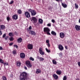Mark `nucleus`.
I'll return each mask as SVG.
<instances>
[{
	"label": "nucleus",
	"instance_id": "e2e57ef3",
	"mask_svg": "<svg viewBox=\"0 0 80 80\" xmlns=\"http://www.w3.org/2000/svg\"><path fill=\"white\" fill-rule=\"evenodd\" d=\"M43 80H46L44 78H43Z\"/></svg>",
	"mask_w": 80,
	"mask_h": 80
},
{
	"label": "nucleus",
	"instance_id": "5701e85b",
	"mask_svg": "<svg viewBox=\"0 0 80 80\" xmlns=\"http://www.w3.org/2000/svg\"><path fill=\"white\" fill-rule=\"evenodd\" d=\"M51 33L52 35H54V36H56V35H57L56 33L55 32H54L53 31H52L51 32Z\"/></svg>",
	"mask_w": 80,
	"mask_h": 80
},
{
	"label": "nucleus",
	"instance_id": "4be33fe9",
	"mask_svg": "<svg viewBox=\"0 0 80 80\" xmlns=\"http://www.w3.org/2000/svg\"><path fill=\"white\" fill-rule=\"evenodd\" d=\"M21 65V63L20 62H19V61L17 62L16 65L17 66L20 67V66Z\"/></svg>",
	"mask_w": 80,
	"mask_h": 80
},
{
	"label": "nucleus",
	"instance_id": "37998d69",
	"mask_svg": "<svg viewBox=\"0 0 80 80\" xmlns=\"http://www.w3.org/2000/svg\"><path fill=\"white\" fill-rule=\"evenodd\" d=\"M46 43L47 44L49 43V41L48 40H47L46 41Z\"/></svg>",
	"mask_w": 80,
	"mask_h": 80
},
{
	"label": "nucleus",
	"instance_id": "052dcab7",
	"mask_svg": "<svg viewBox=\"0 0 80 80\" xmlns=\"http://www.w3.org/2000/svg\"><path fill=\"white\" fill-rule=\"evenodd\" d=\"M79 23H80V19H79Z\"/></svg>",
	"mask_w": 80,
	"mask_h": 80
},
{
	"label": "nucleus",
	"instance_id": "0e129e2a",
	"mask_svg": "<svg viewBox=\"0 0 80 80\" xmlns=\"http://www.w3.org/2000/svg\"><path fill=\"white\" fill-rule=\"evenodd\" d=\"M32 2V0H30Z\"/></svg>",
	"mask_w": 80,
	"mask_h": 80
},
{
	"label": "nucleus",
	"instance_id": "cd10ccee",
	"mask_svg": "<svg viewBox=\"0 0 80 80\" xmlns=\"http://www.w3.org/2000/svg\"><path fill=\"white\" fill-rule=\"evenodd\" d=\"M9 39L10 41H13L14 40L13 37H11Z\"/></svg>",
	"mask_w": 80,
	"mask_h": 80
},
{
	"label": "nucleus",
	"instance_id": "0eeeda50",
	"mask_svg": "<svg viewBox=\"0 0 80 80\" xmlns=\"http://www.w3.org/2000/svg\"><path fill=\"white\" fill-rule=\"evenodd\" d=\"M27 48L28 49H32L33 48V46L32 44H28L27 45Z\"/></svg>",
	"mask_w": 80,
	"mask_h": 80
},
{
	"label": "nucleus",
	"instance_id": "ea45409f",
	"mask_svg": "<svg viewBox=\"0 0 80 80\" xmlns=\"http://www.w3.org/2000/svg\"><path fill=\"white\" fill-rule=\"evenodd\" d=\"M47 45L48 48L50 47V45L49 43H47Z\"/></svg>",
	"mask_w": 80,
	"mask_h": 80
},
{
	"label": "nucleus",
	"instance_id": "2f4dec72",
	"mask_svg": "<svg viewBox=\"0 0 80 80\" xmlns=\"http://www.w3.org/2000/svg\"><path fill=\"white\" fill-rule=\"evenodd\" d=\"M67 76H64L63 79V80H67Z\"/></svg>",
	"mask_w": 80,
	"mask_h": 80
},
{
	"label": "nucleus",
	"instance_id": "c756f323",
	"mask_svg": "<svg viewBox=\"0 0 80 80\" xmlns=\"http://www.w3.org/2000/svg\"><path fill=\"white\" fill-rule=\"evenodd\" d=\"M0 63L2 64H4V61L2 59H0Z\"/></svg>",
	"mask_w": 80,
	"mask_h": 80
},
{
	"label": "nucleus",
	"instance_id": "58836bf2",
	"mask_svg": "<svg viewBox=\"0 0 80 80\" xmlns=\"http://www.w3.org/2000/svg\"><path fill=\"white\" fill-rule=\"evenodd\" d=\"M15 35L18 36V34L16 31H15V32L14 33Z\"/></svg>",
	"mask_w": 80,
	"mask_h": 80
},
{
	"label": "nucleus",
	"instance_id": "4c0bfd02",
	"mask_svg": "<svg viewBox=\"0 0 80 80\" xmlns=\"http://www.w3.org/2000/svg\"><path fill=\"white\" fill-rule=\"evenodd\" d=\"M6 36V33H5L2 36V38H4Z\"/></svg>",
	"mask_w": 80,
	"mask_h": 80
},
{
	"label": "nucleus",
	"instance_id": "f257e3e1",
	"mask_svg": "<svg viewBox=\"0 0 80 80\" xmlns=\"http://www.w3.org/2000/svg\"><path fill=\"white\" fill-rule=\"evenodd\" d=\"M28 78V73L26 72H23L20 74V80H26Z\"/></svg>",
	"mask_w": 80,
	"mask_h": 80
},
{
	"label": "nucleus",
	"instance_id": "4d7b16f0",
	"mask_svg": "<svg viewBox=\"0 0 80 80\" xmlns=\"http://www.w3.org/2000/svg\"><path fill=\"white\" fill-rule=\"evenodd\" d=\"M65 48L66 49H68V47L67 46H65Z\"/></svg>",
	"mask_w": 80,
	"mask_h": 80
},
{
	"label": "nucleus",
	"instance_id": "9d476101",
	"mask_svg": "<svg viewBox=\"0 0 80 80\" xmlns=\"http://www.w3.org/2000/svg\"><path fill=\"white\" fill-rule=\"evenodd\" d=\"M32 20L33 21V22L34 23H36L37 21V19L35 17H32L31 21H32Z\"/></svg>",
	"mask_w": 80,
	"mask_h": 80
},
{
	"label": "nucleus",
	"instance_id": "20e7f679",
	"mask_svg": "<svg viewBox=\"0 0 80 80\" xmlns=\"http://www.w3.org/2000/svg\"><path fill=\"white\" fill-rule=\"evenodd\" d=\"M25 63L27 67L28 68H32V65L31 63V62L29 61H26Z\"/></svg>",
	"mask_w": 80,
	"mask_h": 80
},
{
	"label": "nucleus",
	"instance_id": "680f3d73",
	"mask_svg": "<svg viewBox=\"0 0 80 80\" xmlns=\"http://www.w3.org/2000/svg\"><path fill=\"white\" fill-rule=\"evenodd\" d=\"M2 22V20L1 19H0V23Z\"/></svg>",
	"mask_w": 80,
	"mask_h": 80
},
{
	"label": "nucleus",
	"instance_id": "dca6fc26",
	"mask_svg": "<svg viewBox=\"0 0 80 80\" xmlns=\"http://www.w3.org/2000/svg\"><path fill=\"white\" fill-rule=\"evenodd\" d=\"M22 38H20L18 39L17 40V42L18 43H21L22 42Z\"/></svg>",
	"mask_w": 80,
	"mask_h": 80
},
{
	"label": "nucleus",
	"instance_id": "69168bd1",
	"mask_svg": "<svg viewBox=\"0 0 80 80\" xmlns=\"http://www.w3.org/2000/svg\"><path fill=\"white\" fill-rule=\"evenodd\" d=\"M1 70V68H0V70Z\"/></svg>",
	"mask_w": 80,
	"mask_h": 80
},
{
	"label": "nucleus",
	"instance_id": "a878e982",
	"mask_svg": "<svg viewBox=\"0 0 80 80\" xmlns=\"http://www.w3.org/2000/svg\"><path fill=\"white\" fill-rule=\"evenodd\" d=\"M8 35L9 36H14V34H13V33L10 32L9 33Z\"/></svg>",
	"mask_w": 80,
	"mask_h": 80
},
{
	"label": "nucleus",
	"instance_id": "b1692460",
	"mask_svg": "<svg viewBox=\"0 0 80 80\" xmlns=\"http://www.w3.org/2000/svg\"><path fill=\"white\" fill-rule=\"evenodd\" d=\"M38 21L40 23V24H42L43 22V20L41 19H39Z\"/></svg>",
	"mask_w": 80,
	"mask_h": 80
},
{
	"label": "nucleus",
	"instance_id": "473e14b6",
	"mask_svg": "<svg viewBox=\"0 0 80 80\" xmlns=\"http://www.w3.org/2000/svg\"><path fill=\"white\" fill-rule=\"evenodd\" d=\"M10 18L9 17H7V20L8 22H9L10 20Z\"/></svg>",
	"mask_w": 80,
	"mask_h": 80
},
{
	"label": "nucleus",
	"instance_id": "7ed1b4c3",
	"mask_svg": "<svg viewBox=\"0 0 80 80\" xmlns=\"http://www.w3.org/2000/svg\"><path fill=\"white\" fill-rule=\"evenodd\" d=\"M28 11L29 12H31L32 16H34L37 14L36 12L34 10H32L31 9H28Z\"/></svg>",
	"mask_w": 80,
	"mask_h": 80
},
{
	"label": "nucleus",
	"instance_id": "bb28decb",
	"mask_svg": "<svg viewBox=\"0 0 80 80\" xmlns=\"http://www.w3.org/2000/svg\"><path fill=\"white\" fill-rule=\"evenodd\" d=\"M75 9H78V6L77 5V3L75 4Z\"/></svg>",
	"mask_w": 80,
	"mask_h": 80
},
{
	"label": "nucleus",
	"instance_id": "f03ea898",
	"mask_svg": "<svg viewBox=\"0 0 80 80\" xmlns=\"http://www.w3.org/2000/svg\"><path fill=\"white\" fill-rule=\"evenodd\" d=\"M50 29L48 28H43V32L45 34H47V35H50Z\"/></svg>",
	"mask_w": 80,
	"mask_h": 80
},
{
	"label": "nucleus",
	"instance_id": "79ce46f5",
	"mask_svg": "<svg viewBox=\"0 0 80 80\" xmlns=\"http://www.w3.org/2000/svg\"><path fill=\"white\" fill-rule=\"evenodd\" d=\"M56 1L58 2H59V1L61 2V3L62 2V0H55Z\"/></svg>",
	"mask_w": 80,
	"mask_h": 80
},
{
	"label": "nucleus",
	"instance_id": "a19ab883",
	"mask_svg": "<svg viewBox=\"0 0 80 80\" xmlns=\"http://www.w3.org/2000/svg\"><path fill=\"white\" fill-rule=\"evenodd\" d=\"M13 46H14V47H16V48H18V45H17L14 44V45H13Z\"/></svg>",
	"mask_w": 80,
	"mask_h": 80
},
{
	"label": "nucleus",
	"instance_id": "f3484780",
	"mask_svg": "<svg viewBox=\"0 0 80 80\" xmlns=\"http://www.w3.org/2000/svg\"><path fill=\"white\" fill-rule=\"evenodd\" d=\"M5 28V26L4 25L0 26V30H3Z\"/></svg>",
	"mask_w": 80,
	"mask_h": 80
},
{
	"label": "nucleus",
	"instance_id": "1a4fd4ad",
	"mask_svg": "<svg viewBox=\"0 0 80 80\" xmlns=\"http://www.w3.org/2000/svg\"><path fill=\"white\" fill-rule=\"evenodd\" d=\"M18 16L17 14H15L12 16V19L13 20H16L18 18Z\"/></svg>",
	"mask_w": 80,
	"mask_h": 80
},
{
	"label": "nucleus",
	"instance_id": "6e6d98bb",
	"mask_svg": "<svg viewBox=\"0 0 80 80\" xmlns=\"http://www.w3.org/2000/svg\"><path fill=\"white\" fill-rule=\"evenodd\" d=\"M3 50V48L2 47H0V50Z\"/></svg>",
	"mask_w": 80,
	"mask_h": 80
},
{
	"label": "nucleus",
	"instance_id": "864d4df0",
	"mask_svg": "<svg viewBox=\"0 0 80 80\" xmlns=\"http://www.w3.org/2000/svg\"><path fill=\"white\" fill-rule=\"evenodd\" d=\"M2 34V31L0 30V35H1Z\"/></svg>",
	"mask_w": 80,
	"mask_h": 80
},
{
	"label": "nucleus",
	"instance_id": "c85d7f7f",
	"mask_svg": "<svg viewBox=\"0 0 80 80\" xmlns=\"http://www.w3.org/2000/svg\"><path fill=\"white\" fill-rule=\"evenodd\" d=\"M52 62L54 64L56 65L57 64V62L55 60H52Z\"/></svg>",
	"mask_w": 80,
	"mask_h": 80
},
{
	"label": "nucleus",
	"instance_id": "09e8293b",
	"mask_svg": "<svg viewBox=\"0 0 80 80\" xmlns=\"http://www.w3.org/2000/svg\"><path fill=\"white\" fill-rule=\"evenodd\" d=\"M52 22L53 23H54L55 22V21L54 19H52Z\"/></svg>",
	"mask_w": 80,
	"mask_h": 80
},
{
	"label": "nucleus",
	"instance_id": "49530a36",
	"mask_svg": "<svg viewBox=\"0 0 80 80\" xmlns=\"http://www.w3.org/2000/svg\"><path fill=\"white\" fill-rule=\"evenodd\" d=\"M13 44V42H12L11 43H10L9 44V46H12V45Z\"/></svg>",
	"mask_w": 80,
	"mask_h": 80
},
{
	"label": "nucleus",
	"instance_id": "5fc2aeb1",
	"mask_svg": "<svg viewBox=\"0 0 80 80\" xmlns=\"http://www.w3.org/2000/svg\"><path fill=\"white\" fill-rule=\"evenodd\" d=\"M59 56L61 57L62 56V53H59Z\"/></svg>",
	"mask_w": 80,
	"mask_h": 80
},
{
	"label": "nucleus",
	"instance_id": "ddd939ff",
	"mask_svg": "<svg viewBox=\"0 0 80 80\" xmlns=\"http://www.w3.org/2000/svg\"><path fill=\"white\" fill-rule=\"evenodd\" d=\"M37 58L39 59L40 61H43L44 60V59L42 57H40L39 56H37Z\"/></svg>",
	"mask_w": 80,
	"mask_h": 80
},
{
	"label": "nucleus",
	"instance_id": "603ef678",
	"mask_svg": "<svg viewBox=\"0 0 80 80\" xmlns=\"http://www.w3.org/2000/svg\"><path fill=\"white\" fill-rule=\"evenodd\" d=\"M24 68L25 69V70H28V68H27V67H26L25 66H24Z\"/></svg>",
	"mask_w": 80,
	"mask_h": 80
},
{
	"label": "nucleus",
	"instance_id": "aec40b11",
	"mask_svg": "<svg viewBox=\"0 0 80 80\" xmlns=\"http://www.w3.org/2000/svg\"><path fill=\"white\" fill-rule=\"evenodd\" d=\"M62 5L64 8H66L67 7V5L66 4L63 3L62 2Z\"/></svg>",
	"mask_w": 80,
	"mask_h": 80
},
{
	"label": "nucleus",
	"instance_id": "3c124183",
	"mask_svg": "<svg viewBox=\"0 0 80 80\" xmlns=\"http://www.w3.org/2000/svg\"><path fill=\"white\" fill-rule=\"evenodd\" d=\"M78 65L80 67V62H78Z\"/></svg>",
	"mask_w": 80,
	"mask_h": 80
},
{
	"label": "nucleus",
	"instance_id": "13d9d810",
	"mask_svg": "<svg viewBox=\"0 0 80 80\" xmlns=\"http://www.w3.org/2000/svg\"><path fill=\"white\" fill-rule=\"evenodd\" d=\"M26 36L27 37H29V35H28V34L26 35Z\"/></svg>",
	"mask_w": 80,
	"mask_h": 80
},
{
	"label": "nucleus",
	"instance_id": "a18cd8bd",
	"mask_svg": "<svg viewBox=\"0 0 80 80\" xmlns=\"http://www.w3.org/2000/svg\"><path fill=\"white\" fill-rule=\"evenodd\" d=\"M14 2V1H11L10 2V4H13Z\"/></svg>",
	"mask_w": 80,
	"mask_h": 80
},
{
	"label": "nucleus",
	"instance_id": "39448f33",
	"mask_svg": "<svg viewBox=\"0 0 80 80\" xmlns=\"http://www.w3.org/2000/svg\"><path fill=\"white\" fill-rule=\"evenodd\" d=\"M24 15L26 18H29L31 17L30 14L28 12H25Z\"/></svg>",
	"mask_w": 80,
	"mask_h": 80
},
{
	"label": "nucleus",
	"instance_id": "f704fd0d",
	"mask_svg": "<svg viewBox=\"0 0 80 80\" xmlns=\"http://www.w3.org/2000/svg\"><path fill=\"white\" fill-rule=\"evenodd\" d=\"M29 59L30 60H32V61H34V59L32 57H31L30 58H29Z\"/></svg>",
	"mask_w": 80,
	"mask_h": 80
},
{
	"label": "nucleus",
	"instance_id": "7c9ffc66",
	"mask_svg": "<svg viewBox=\"0 0 80 80\" xmlns=\"http://www.w3.org/2000/svg\"><path fill=\"white\" fill-rule=\"evenodd\" d=\"M45 50H46V52H48V53H49L50 52H51V51L50 50H48L47 48H46Z\"/></svg>",
	"mask_w": 80,
	"mask_h": 80
},
{
	"label": "nucleus",
	"instance_id": "4468645a",
	"mask_svg": "<svg viewBox=\"0 0 80 80\" xmlns=\"http://www.w3.org/2000/svg\"><path fill=\"white\" fill-rule=\"evenodd\" d=\"M29 34H31L33 35L36 36V34L35 32L33 31H29Z\"/></svg>",
	"mask_w": 80,
	"mask_h": 80
},
{
	"label": "nucleus",
	"instance_id": "9b49d317",
	"mask_svg": "<svg viewBox=\"0 0 80 80\" xmlns=\"http://www.w3.org/2000/svg\"><path fill=\"white\" fill-rule=\"evenodd\" d=\"M59 36L61 38H63L65 37V34L63 32H61L59 34Z\"/></svg>",
	"mask_w": 80,
	"mask_h": 80
},
{
	"label": "nucleus",
	"instance_id": "bf43d9fd",
	"mask_svg": "<svg viewBox=\"0 0 80 80\" xmlns=\"http://www.w3.org/2000/svg\"><path fill=\"white\" fill-rule=\"evenodd\" d=\"M76 80H79V78H77V79H76Z\"/></svg>",
	"mask_w": 80,
	"mask_h": 80
},
{
	"label": "nucleus",
	"instance_id": "f8f14e48",
	"mask_svg": "<svg viewBox=\"0 0 80 80\" xmlns=\"http://www.w3.org/2000/svg\"><path fill=\"white\" fill-rule=\"evenodd\" d=\"M75 28L77 31H80V26L78 25H76L75 26Z\"/></svg>",
	"mask_w": 80,
	"mask_h": 80
},
{
	"label": "nucleus",
	"instance_id": "2eb2a0df",
	"mask_svg": "<svg viewBox=\"0 0 80 80\" xmlns=\"http://www.w3.org/2000/svg\"><path fill=\"white\" fill-rule=\"evenodd\" d=\"M58 49L62 51L64 49V48L61 45H59L58 46Z\"/></svg>",
	"mask_w": 80,
	"mask_h": 80
},
{
	"label": "nucleus",
	"instance_id": "6e6552de",
	"mask_svg": "<svg viewBox=\"0 0 80 80\" xmlns=\"http://www.w3.org/2000/svg\"><path fill=\"white\" fill-rule=\"evenodd\" d=\"M20 57L22 59H23L25 57V54L23 52H22L20 54Z\"/></svg>",
	"mask_w": 80,
	"mask_h": 80
},
{
	"label": "nucleus",
	"instance_id": "de8ad7c7",
	"mask_svg": "<svg viewBox=\"0 0 80 80\" xmlns=\"http://www.w3.org/2000/svg\"><path fill=\"white\" fill-rule=\"evenodd\" d=\"M47 25L48 27H51V24L50 23H48L47 24Z\"/></svg>",
	"mask_w": 80,
	"mask_h": 80
},
{
	"label": "nucleus",
	"instance_id": "72a5a7b5",
	"mask_svg": "<svg viewBox=\"0 0 80 80\" xmlns=\"http://www.w3.org/2000/svg\"><path fill=\"white\" fill-rule=\"evenodd\" d=\"M2 80H7V78L5 76H4L2 77Z\"/></svg>",
	"mask_w": 80,
	"mask_h": 80
},
{
	"label": "nucleus",
	"instance_id": "a211bd4d",
	"mask_svg": "<svg viewBox=\"0 0 80 80\" xmlns=\"http://www.w3.org/2000/svg\"><path fill=\"white\" fill-rule=\"evenodd\" d=\"M53 77L55 79H58V76L55 74H53Z\"/></svg>",
	"mask_w": 80,
	"mask_h": 80
},
{
	"label": "nucleus",
	"instance_id": "8fccbe9b",
	"mask_svg": "<svg viewBox=\"0 0 80 80\" xmlns=\"http://www.w3.org/2000/svg\"><path fill=\"white\" fill-rule=\"evenodd\" d=\"M32 29V26H29V30H31V29Z\"/></svg>",
	"mask_w": 80,
	"mask_h": 80
},
{
	"label": "nucleus",
	"instance_id": "423d86ee",
	"mask_svg": "<svg viewBox=\"0 0 80 80\" xmlns=\"http://www.w3.org/2000/svg\"><path fill=\"white\" fill-rule=\"evenodd\" d=\"M39 51L40 54L41 55H44L45 54L44 52L42 51V48L41 47L39 49Z\"/></svg>",
	"mask_w": 80,
	"mask_h": 80
},
{
	"label": "nucleus",
	"instance_id": "e433bc0d",
	"mask_svg": "<svg viewBox=\"0 0 80 80\" xmlns=\"http://www.w3.org/2000/svg\"><path fill=\"white\" fill-rule=\"evenodd\" d=\"M12 53H13V54H15L16 53V50H13V51H12Z\"/></svg>",
	"mask_w": 80,
	"mask_h": 80
},
{
	"label": "nucleus",
	"instance_id": "c03bdc74",
	"mask_svg": "<svg viewBox=\"0 0 80 80\" xmlns=\"http://www.w3.org/2000/svg\"><path fill=\"white\" fill-rule=\"evenodd\" d=\"M8 37H9V36H7L6 37H5L4 40H7L8 38Z\"/></svg>",
	"mask_w": 80,
	"mask_h": 80
},
{
	"label": "nucleus",
	"instance_id": "c9c22d12",
	"mask_svg": "<svg viewBox=\"0 0 80 80\" xmlns=\"http://www.w3.org/2000/svg\"><path fill=\"white\" fill-rule=\"evenodd\" d=\"M6 65V66L8 65H9L8 62H7L6 63H4V66H5Z\"/></svg>",
	"mask_w": 80,
	"mask_h": 80
},
{
	"label": "nucleus",
	"instance_id": "412c9836",
	"mask_svg": "<svg viewBox=\"0 0 80 80\" xmlns=\"http://www.w3.org/2000/svg\"><path fill=\"white\" fill-rule=\"evenodd\" d=\"M62 71L60 70L57 71H56V73L58 75H60L62 73Z\"/></svg>",
	"mask_w": 80,
	"mask_h": 80
},
{
	"label": "nucleus",
	"instance_id": "393cba45",
	"mask_svg": "<svg viewBox=\"0 0 80 80\" xmlns=\"http://www.w3.org/2000/svg\"><path fill=\"white\" fill-rule=\"evenodd\" d=\"M18 12L19 14H22V12L21 10L19 9L18 10Z\"/></svg>",
	"mask_w": 80,
	"mask_h": 80
},
{
	"label": "nucleus",
	"instance_id": "6ab92c4d",
	"mask_svg": "<svg viewBox=\"0 0 80 80\" xmlns=\"http://www.w3.org/2000/svg\"><path fill=\"white\" fill-rule=\"evenodd\" d=\"M41 72L42 71L40 69H37V71L36 72V73L37 74H38L41 73Z\"/></svg>",
	"mask_w": 80,
	"mask_h": 80
}]
</instances>
